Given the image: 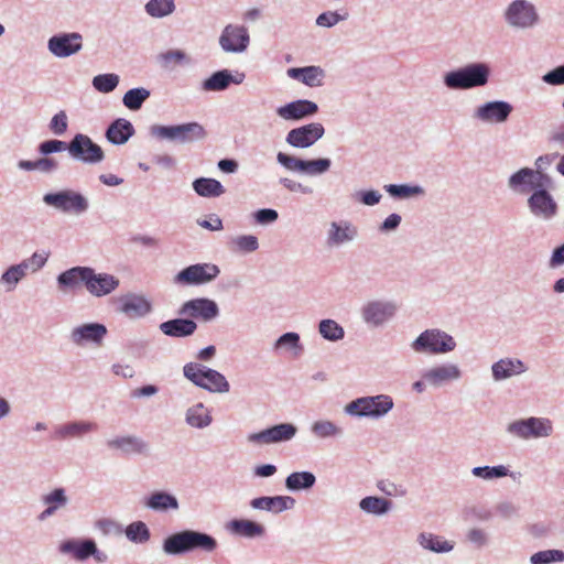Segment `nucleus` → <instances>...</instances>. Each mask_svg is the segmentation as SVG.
Wrapping results in <instances>:
<instances>
[{
  "label": "nucleus",
  "instance_id": "72a5a7b5",
  "mask_svg": "<svg viewBox=\"0 0 564 564\" xmlns=\"http://www.w3.org/2000/svg\"><path fill=\"white\" fill-rule=\"evenodd\" d=\"M230 529L234 533L247 538L261 536L264 533V528L251 520H234L230 522Z\"/></svg>",
  "mask_w": 564,
  "mask_h": 564
},
{
  "label": "nucleus",
  "instance_id": "473e14b6",
  "mask_svg": "<svg viewBox=\"0 0 564 564\" xmlns=\"http://www.w3.org/2000/svg\"><path fill=\"white\" fill-rule=\"evenodd\" d=\"M193 188L203 197H218L225 193V188L221 183L215 178H197L193 183Z\"/></svg>",
  "mask_w": 564,
  "mask_h": 564
},
{
  "label": "nucleus",
  "instance_id": "1a4fd4ad",
  "mask_svg": "<svg viewBox=\"0 0 564 564\" xmlns=\"http://www.w3.org/2000/svg\"><path fill=\"white\" fill-rule=\"evenodd\" d=\"M218 274L219 269L215 264H193L178 272L175 281L186 285L203 284L214 280Z\"/></svg>",
  "mask_w": 564,
  "mask_h": 564
},
{
  "label": "nucleus",
  "instance_id": "13d9d810",
  "mask_svg": "<svg viewBox=\"0 0 564 564\" xmlns=\"http://www.w3.org/2000/svg\"><path fill=\"white\" fill-rule=\"evenodd\" d=\"M338 431L339 430L328 421H318L313 425V432L319 437L336 435Z\"/></svg>",
  "mask_w": 564,
  "mask_h": 564
},
{
  "label": "nucleus",
  "instance_id": "774afa93",
  "mask_svg": "<svg viewBox=\"0 0 564 564\" xmlns=\"http://www.w3.org/2000/svg\"><path fill=\"white\" fill-rule=\"evenodd\" d=\"M562 263H564V245L554 250L550 261L551 267H557Z\"/></svg>",
  "mask_w": 564,
  "mask_h": 564
},
{
  "label": "nucleus",
  "instance_id": "0eeeda50",
  "mask_svg": "<svg viewBox=\"0 0 564 564\" xmlns=\"http://www.w3.org/2000/svg\"><path fill=\"white\" fill-rule=\"evenodd\" d=\"M67 150L74 159L90 164L102 161L105 156L102 149L94 143L88 135L82 133L74 137L68 143Z\"/></svg>",
  "mask_w": 564,
  "mask_h": 564
},
{
  "label": "nucleus",
  "instance_id": "8fccbe9b",
  "mask_svg": "<svg viewBox=\"0 0 564 564\" xmlns=\"http://www.w3.org/2000/svg\"><path fill=\"white\" fill-rule=\"evenodd\" d=\"M564 561V552L558 550H546L534 553L531 556L532 564H549Z\"/></svg>",
  "mask_w": 564,
  "mask_h": 564
},
{
  "label": "nucleus",
  "instance_id": "423d86ee",
  "mask_svg": "<svg viewBox=\"0 0 564 564\" xmlns=\"http://www.w3.org/2000/svg\"><path fill=\"white\" fill-rule=\"evenodd\" d=\"M156 137L178 141L182 143L194 142L206 137L204 127L197 122H188L177 126H159L154 129Z\"/></svg>",
  "mask_w": 564,
  "mask_h": 564
},
{
  "label": "nucleus",
  "instance_id": "bb28decb",
  "mask_svg": "<svg viewBox=\"0 0 564 564\" xmlns=\"http://www.w3.org/2000/svg\"><path fill=\"white\" fill-rule=\"evenodd\" d=\"M120 310L130 317H138L147 314L151 305L142 296L127 295L120 299Z\"/></svg>",
  "mask_w": 564,
  "mask_h": 564
},
{
  "label": "nucleus",
  "instance_id": "2f4dec72",
  "mask_svg": "<svg viewBox=\"0 0 564 564\" xmlns=\"http://www.w3.org/2000/svg\"><path fill=\"white\" fill-rule=\"evenodd\" d=\"M459 377V370L456 366H441L429 370L424 379L431 384L438 386L445 381L454 380Z\"/></svg>",
  "mask_w": 564,
  "mask_h": 564
},
{
  "label": "nucleus",
  "instance_id": "2eb2a0df",
  "mask_svg": "<svg viewBox=\"0 0 564 564\" xmlns=\"http://www.w3.org/2000/svg\"><path fill=\"white\" fill-rule=\"evenodd\" d=\"M217 304L208 299H195L185 302L180 311V314L186 315L193 318H202L204 321H210L218 315Z\"/></svg>",
  "mask_w": 564,
  "mask_h": 564
},
{
  "label": "nucleus",
  "instance_id": "864d4df0",
  "mask_svg": "<svg viewBox=\"0 0 564 564\" xmlns=\"http://www.w3.org/2000/svg\"><path fill=\"white\" fill-rule=\"evenodd\" d=\"M29 268L26 262H22L18 265H12L2 275V280L9 284H17L24 275L25 271Z\"/></svg>",
  "mask_w": 564,
  "mask_h": 564
},
{
  "label": "nucleus",
  "instance_id": "f704fd0d",
  "mask_svg": "<svg viewBox=\"0 0 564 564\" xmlns=\"http://www.w3.org/2000/svg\"><path fill=\"white\" fill-rule=\"evenodd\" d=\"M97 429V425L89 422H74L61 426L56 431L58 438L78 437Z\"/></svg>",
  "mask_w": 564,
  "mask_h": 564
},
{
  "label": "nucleus",
  "instance_id": "de8ad7c7",
  "mask_svg": "<svg viewBox=\"0 0 564 564\" xmlns=\"http://www.w3.org/2000/svg\"><path fill=\"white\" fill-rule=\"evenodd\" d=\"M119 84V77L116 74L97 75L93 79L94 87L100 93H110Z\"/></svg>",
  "mask_w": 564,
  "mask_h": 564
},
{
  "label": "nucleus",
  "instance_id": "ddd939ff",
  "mask_svg": "<svg viewBox=\"0 0 564 564\" xmlns=\"http://www.w3.org/2000/svg\"><path fill=\"white\" fill-rule=\"evenodd\" d=\"M220 46L226 52H242L249 44L247 29L239 25H227L219 39Z\"/></svg>",
  "mask_w": 564,
  "mask_h": 564
},
{
  "label": "nucleus",
  "instance_id": "4c0bfd02",
  "mask_svg": "<svg viewBox=\"0 0 564 564\" xmlns=\"http://www.w3.org/2000/svg\"><path fill=\"white\" fill-rule=\"evenodd\" d=\"M315 484V476L308 471L293 473L288 476L285 485L290 490L311 488Z\"/></svg>",
  "mask_w": 564,
  "mask_h": 564
},
{
  "label": "nucleus",
  "instance_id": "9d476101",
  "mask_svg": "<svg viewBox=\"0 0 564 564\" xmlns=\"http://www.w3.org/2000/svg\"><path fill=\"white\" fill-rule=\"evenodd\" d=\"M509 431L523 438L549 436L552 423L546 419L530 417L513 422L509 425Z\"/></svg>",
  "mask_w": 564,
  "mask_h": 564
},
{
  "label": "nucleus",
  "instance_id": "5fc2aeb1",
  "mask_svg": "<svg viewBox=\"0 0 564 564\" xmlns=\"http://www.w3.org/2000/svg\"><path fill=\"white\" fill-rule=\"evenodd\" d=\"M508 473V469L505 466H496V467H475L473 469V474L477 477H482L486 479L503 477Z\"/></svg>",
  "mask_w": 564,
  "mask_h": 564
},
{
  "label": "nucleus",
  "instance_id": "49530a36",
  "mask_svg": "<svg viewBox=\"0 0 564 564\" xmlns=\"http://www.w3.org/2000/svg\"><path fill=\"white\" fill-rule=\"evenodd\" d=\"M126 535L130 541L142 543L149 540L150 532L145 523L137 521L127 527Z\"/></svg>",
  "mask_w": 564,
  "mask_h": 564
},
{
  "label": "nucleus",
  "instance_id": "79ce46f5",
  "mask_svg": "<svg viewBox=\"0 0 564 564\" xmlns=\"http://www.w3.org/2000/svg\"><path fill=\"white\" fill-rule=\"evenodd\" d=\"M420 543L423 547L434 552H448L453 549V544L448 541H443L440 536L431 533H422L420 535Z\"/></svg>",
  "mask_w": 564,
  "mask_h": 564
},
{
  "label": "nucleus",
  "instance_id": "ea45409f",
  "mask_svg": "<svg viewBox=\"0 0 564 564\" xmlns=\"http://www.w3.org/2000/svg\"><path fill=\"white\" fill-rule=\"evenodd\" d=\"M150 91L145 88H133L128 90L123 96V105L130 110H138L142 104L149 98Z\"/></svg>",
  "mask_w": 564,
  "mask_h": 564
},
{
  "label": "nucleus",
  "instance_id": "b1692460",
  "mask_svg": "<svg viewBox=\"0 0 564 564\" xmlns=\"http://www.w3.org/2000/svg\"><path fill=\"white\" fill-rule=\"evenodd\" d=\"M394 310L390 303L371 302L364 308V317L368 323L378 325L390 318Z\"/></svg>",
  "mask_w": 564,
  "mask_h": 564
},
{
  "label": "nucleus",
  "instance_id": "f8f14e48",
  "mask_svg": "<svg viewBox=\"0 0 564 564\" xmlns=\"http://www.w3.org/2000/svg\"><path fill=\"white\" fill-rule=\"evenodd\" d=\"M82 40L79 33L55 35L48 40V50L57 57H67L82 48Z\"/></svg>",
  "mask_w": 564,
  "mask_h": 564
},
{
  "label": "nucleus",
  "instance_id": "dca6fc26",
  "mask_svg": "<svg viewBox=\"0 0 564 564\" xmlns=\"http://www.w3.org/2000/svg\"><path fill=\"white\" fill-rule=\"evenodd\" d=\"M296 427L290 423H282L250 435L249 440L260 444L278 443L291 440Z\"/></svg>",
  "mask_w": 564,
  "mask_h": 564
},
{
  "label": "nucleus",
  "instance_id": "a19ab883",
  "mask_svg": "<svg viewBox=\"0 0 564 564\" xmlns=\"http://www.w3.org/2000/svg\"><path fill=\"white\" fill-rule=\"evenodd\" d=\"M44 502L48 505V507L41 513V520L52 516L59 506H64L66 503L64 490L62 488L55 489L44 497Z\"/></svg>",
  "mask_w": 564,
  "mask_h": 564
},
{
  "label": "nucleus",
  "instance_id": "f03ea898",
  "mask_svg": "<svg viewBox=\"0 0 564 564\" xmlns=\"http://www.w3.org/2000/svg\"><path fill=\"white\" fill-rule=\"evenodd\" d=\"M184 376L196 386L209 391L227 392L229 390V383L221 373L199 364H187L184 367Z\"/></svg>",
  "mask_w": 564,
  "mask_h": 564
},
{
  "label": "nucleus",
  "instance_id": "e2e57ef3",
  "mask_svg": "<svg viewBox=\"0 0 564 564\" xmlns=\"http://www.w3.org/2000/svg\"><path fill=\"white\" fill-rule=\"evenodd\" d=\"M67 145L64 141L59 140H48L40 145V152L43 154H50L53 152H58L67 149Z\"/></svg>",
  "mask_w": 564,
  "mask_h": 564
},
{
  "label": "nucleus",
  "instance_id": "c9c22d12",
  "mask_svg": "<svg viewBox=\"0 0 564 564\" xmlns=\"http://www.w3.org/2000/svg\"><path fill=\"white\" fill-rule=\"evenodd\" d=\"M62 551L73 553L77 560H85L97 551L94 541L87 540L84 542H66L62 545Z\"/></svg>",
  "mask_w": 564,
  "mask_h": 564
},
{
  "label": "nucleus",
  "instance_id": "cd10ccee",
  "mask_svg": "<svg viewBox=\"0 0 564 564\" xmlns=\"http://www.w3.org/2000/svg\"><path fill=\"white\" fill-rule=\"evenodd\" d=\"M288 75L294 79L302 80L305 85L316 87L322 85L323 69L317 66H307L303 68H290Z\"/></svg>",
  "mask_w": 564,
  "mask_h": 564
},
{
  "label": "nucleus",
  "instance_id": "4468645a",
  "mask_svg": "<svg viewBox=\"0 0 564 564\" xmlns=\"http://www.w3.org/2000/svg\"><path fill=\"white\" fill-rule=\"evenodd\" d=\"M550 183V178L531 169H522L510 177V186L513 188L521 187L522 192L530 189H541Z\"/></svg>",
  "mask_w": 564,
  "mask_h": 564
},
{
  "label": "nucleus",
  "instance_id": "393cba45",
  "mask_svg": "<svg viewBox=\"0 0 564 564\" xmlns=\"http://www.w3.org/2000/svg\"><path fill=\"white\" fill-rule=\"evenodd\" d=\"M197 328L195 322L191 319H171L160 325V329L167 336L184 337L192 335Z\"/></svg>",
  "mask_w": 564,
  "mask_h": 564
},
{
  "label": "nucleus",
  "instance_id": "39448f33",
  "mask_svg": "<svg viewBox=\"0 0 564 564\" xmlns=\"http://www.w3.org/2000/svg\"><path fill=\"white\" fill-rule=\"evenodd\" d=\"M455 345L453 337L446 333L438 329H429L416 338L413 348L419 352L442 354L452 351Z\"/></svg>",
  "mask_w": 564,
  "mask_h": 564
},
{
  "label": "nucleus",
  "instance_id": "0e129e2a",
  "mask_svg": "<svg viewBox=\"0 0 564 564\" xmlns=\"http://www.w3.org/2000/svg\"><path fill=\"white\" fill-rule=\"evenodd\" d=\"M161 59L164 66L169 67L171 65L180 64L185 59V54L182 51H169L161 54Z\"/></svg>",
  "mask_w": 564,
  "mask_h": 564
},
{
  "label": "nucleus",
  "instance_id": "9b49d317",
  "mask_svg": "<svg viewBox=\"0 0 564 564\" xmlns=\"http://www.w3.org/2000/svg\"><path fill=\"white\" fill-rule=\"evenodd\" d=\"M324 134L322 123L312 122L300 128L292 129L286 135V142L295 148H308Z\"/></svg>",
  "mask_w": 564,
  "mask_h": 564
},
{
  "label": "nucleus",
  "instance_id": "f3484780",
  "mask_svg": "<svg viewBox=\"0 0 564 564\" xmlns=\"http://www.w3.org/2000/svg\"><path fill=\"white\" fill-rule=\"evenodd\" d=\"M507 20L510 24L521 28L531 26L536 20L533 6L524 0H516L507 11Z\"/></svg>",
  "mask_w": 564,
  "mask_h": 564
},
{
  "label": "nucleus",
  "instance_id": "338daca9",
  "mask_svg": "<svg viewBox=\"0 0 564 564\" xmlns=\"http://www.w3.org/2000/svg\"><path fill=\"white\" fill-rule=\"evenodd\" d=\"M278 218V213L274 209H260L256 214V219L258 223H271Z\"/></svg>",
  "mask_w": 564,
  "mask_h": 564
},
{
  "label": "nucleus",
  "instance_id": "58836bf2",
  "mask_svg": "<svg viewBox=\"0 0 564 564\" xmlns=\"http://www.w3.org/2000/svg\"><path fill=\"white\" fill-rule=\"evenodd\" d=\"M359 506L368 513L382 514L390 509L391 502L384 498L366 497L361 499Z\"/></svg>",
  "mask_w": 564,
  "mask_h": 564
},
{
  "label": "nucleus",
  "instance_id": "c85d7f7f",
  "mask_svg": "<svg viewBox=\"0 0 564 564\" xmlns=\"http://www.w3.org/2000/svg\"><path fill=\"white\" fill-rule=\"evenodd\" d=\"M90 274V268L87 267H75L72 268L58 276V283L62 286H68L75 289L82 284L86 286L87 279Z\"/></svg>",
  "mask_w": 564,
  "mask_h": 564
},
{
  "label": "nucleus",
  "instance_id": "a18cd8bd",
  "mask_svg": "<svg viewBox=\"0 0 564 564\" xmlns=\"http://www.w3.org/2000/svg\"><path fill=\"white\" fill-rule=\"evenodd\" d=\"M230 82L231 75L227 70H220L204 82V89L210 91L223 90L228 87Z\"/></svg>",
  "mask_w": 564,
  "mask_h": 564
},
{
  "label": "nucleus",
  "instance_id": "a878e982",
  "mask_svg": "<svg viewBox=\"0 0 564 564\" xmlns=\"http://www.w3.org/2000/svg\"><path fill=\"white\" fill-rule=\"evenodd\" d=\"M134 129L130 121L126 119H117L113 121L107 132V139L113 144H123L133 134Z\"/></svg>",
  "mask_w": 564,
  "mask_h": 564
},
{
  "label": "nucleus",
  "instance_id": "a211bd4d",
  "mask_svg": "<svg viewBox=\"0 0 564 564\" xmlns=\"http://www.w3.org/2000/svg\"><path fill=\"white\" fill-rule=\"evenodd\" d=\"M90 276L87 279L86 289L96 296L107 295L119 285V280L107 273H96L90 269Z\"/></svg>",
  "mask_w": 564,
  "mask_h": 564
},
{
  "label": "nucleus",
  "instance_id": "6e6552de",
  "mask_svg": "<svg viewBox=\"0 0 564 564\" xmlns=\"http://www.w3.org/2000/svg\"><path fill=\"white\" fill-rule=\"evenodd\" d=\"M44 202L65 213L80 214L88 207L86 198L75 192L64 191L55 194H46Z\"/></svg>",
  "mask_w": 564,
  "mask_h": 564
},
{
  "label": "nucleus",
  "instance_id": "052dcab7",
  "mask_svg": "<svg viewBox=\"0 0 564 564\" xmlns=\"http://www.w3.org/2000/svg\"><path fill=\"white\" fill-rule=\"evenodd\" d=\"M344 19L345 17L339 15L337 12L327 11L317 17L316 23L319 26L330 28Z\"/></svg>",
  "mask_w": 564,
  "mask_h": 564
},
{
  "label": "nucleus",
  "instance_id": "69168bd1",
  "mask_svg": "<svg viewBox=\"0 0 564 564\" xmlns=\"http://www.w3.org/2000/svg\"><path fill=\"white\" fill-rule=\"evenodd\" d=\"M543 80L550 85H563L564 84V65L558 66L555 69L545 74L543 76Z\"/></svg>",
  "mask_w": 564,
  "mask_h": 564
},
{
  "label": "nucleus",
  "instance_id": "e433bc0d",
  "mask_svg": "<svg viewBox=\"0 0 564 564\" xmlns=\"http://www.w3.org/2000/svg\"><path fill=\"white\" fill-rule=\"evenodd\" d=\"M186 421L191 426L205 427L212 422L208 410L203 404H196L187 411Z\"/></svg>",
  "mask_w": 564,
  "mask_h": 564
},
{
  "label": "nucleus",
  "instance_id": "6e6d98bb",
  "mask_svg": "<svg viewBox=\"0 0 564 564\" xmlns=\"http://www.w3.org/2000/svg\"><path fill=\"white\" fill-rule=\"evenodd\" d=\"M234 243L240 251L252 252L259 247L258 239L254 236L246 235L235 238Z\"/></svg>",
  "mask_w": 564,
  "mask_h": 564
},
{
  "label": "nucleus",
  "instance_id": "3c124183",
  "mask_svg": "<svg viewBox=\"0 0 564 564\" xmlns=\"http://www.w3.org/2000/svg\"><path fill=\"white\" fill-rule=\"evenodd\" d=\"M354 235H355V230L351 229L349 226L341 228L336 223H333L332 230L329 234V240L333 243L339 245L345 241L351 240Z\"/></svg>",
  "mask_w": 564,
  "mask_h": 564
},
{
  "label": "nucleus",
  "instance_id": "20e7f679",
  "mask_svg": "<svg viewBox=\"0 0 564 564\" xmlns=\"http://www.w3.org/2000/svg\"><path fill=\"white\" fill-rule=\"evenodd\" d=\"M393 401L389 395L365 397L357 399L346 406L349 414L359 416H381L390 411Z\"/></svg>",
  "mask_w": 564,
  "mask_h": 564
},
{
  "label": "nucleus",
  "instance_id": "4d7b16f0",
  "mask_svg": "<svg viewBox=\"0 0 564 564\" xmlns=\"http://www.w3.org/2000/svg\"><path fill=\"white\" fill-rule=\"evenodd\" d=\"M276 159H278V162L280 164H282L285 169H288L290 171L302 172V167L304 165V160L288 155L283 152H279L276 155Z\"/></svg>",
  "mask_w": 564,
  "mask_h": 564
},
{
  "label": "nucleus",
  "instance_id": "603ef678",
  "mask_svg": "<svg viewBox=\"0 0 564 564\" xmlns=\"http://www.w3.org/2000/svg\"><path fill=\"white\" fill-rule=\"evenodd\" d=\"M330 166V161L328 159H317L311 161H304V165L302 167V172L316 175L326 172Z\"/></svg>",
  "mask_w": 564,
  "mask_h": 564
},
{
  "label": "nucleus",
  "instance_id": "09e8293b",
  "mask_svg": "<svg viewBox=\"0 0 564 564\" xmlns=\"http://www.w3.org/2000/svg\"><path fill=\"white\" fill-rule=\"evenodd\" d=\"M319 333L329 340H337L344 337V329L333 319H324L319 323Z\"/></svg>",
  "mask_w": 564,
  "mask_h": 564
},
{
  "label": "nucleus",
  "instance_id": "f257e3e1",
  "mask_svg": "<svg viewBox=\"0 0 564 564\" xmlns=\"http://www.w3.org/2000/svg\"><path fill=\"white\" fill-rule=\"evenodd\" d=\"M217 541L206 533L185 530L169 536L163 549L169 554H180L191 551L213 552Z\"/></svg>",
  "mask_w": 564,
  "mask_h": 564
},
{
  "label": "nucleus",
  "instance_id": "c756f323",
  "mask_svg": "<svg viewBox=\"0 0 564 564\" xmlns=\"http://www.w3.org/2000/svg\"><path fill=\"white\" fill-rule=\"evenodd\" d=\"M107 445L126 454H141L147 448V444L135 436L117 437L108 441Z\"/></svg>",
  "mask_w": 564,
  "mask_h": 564
},
{
  "label": "nucleus",
  "instance_id": "6ab92c4d",
  "mask_svg": "<svg viewBox=\"0 0 564 564\" xmlns=\"http://www.w3.org/2000/svg\"><path fill=\"white\" fill-rule=\"evenodd\" d=\"M317 105L310 100H296L285 106L279 107L278 115L285 120H299L316 113Z\"/></svg>",
  "mask_w": 564,
  "mask_h": 564
},
{
  "label": "nucleus",
  "instance_id": "bf43d9fd",
  "mask_svg": "<svg viewBox=\"0 0 564 564\" xmlns=\"http://www.w3.org/2000/svg\"><path fill=\"white\" fill-rule=\"evenodd\" d=\"M67 116L64 111H59L58 113H56L52 120H51V123H50V129L55 133V134H63L66 130H67Z\"/></svg>",
  "mask_w": 564,
  "mask_h": 564
},
{
  "label": "nucleus",
  "instance_id": "c03bdc74",
  "mask_svg": "<svg viewBox=\"0 0 564 564\" xmlns=\"http://www.w3.org/2000/svg\"><path fill=\"white\" fill-rule=\"evenodd\" d=\"M175 6L173 0H150L147 6V12L154 18H162L173 12Z\"/></svg>",
  "mask_w": 564,
  "mask_h": 564
},
{
  "label": "nucleus",
  "instance_id": "680f3d73",
  "mask_svg": "<svg viewBox=\"0 0 564 564\" xmlns=\"http://www.w3.org/2000/svg\"><path fill=\"white\" fill-rule=\"evenodd\" d=\"M299 340H300V337L296 333H286L284 335H282L276 344H275V348H282V347H289L291 349H301L300 346H299Z\"/></svg>",
  "mask_w": 564,
  "mask_h": 564
},
{
  "label": "nucleus",
  "instance_id": "7ed1b4c3",
  "mask_svg": "<svg viewBox=\"0 0 564 564\" xmlns=\"http://www.w3.org/2000/svg\"><path fill=\"white\" fill-rule=\"evenodd\" d=\"M489 69L485 64H471L445 76V84L453 89L482 86L488 82Z\"/></svg>",
  "mask_w": 564,
  "mask_h": 564
},
{
  "label": "nucleus",
  "instance_id": "412c9836",
  "mask_svg": "<svg viewBox=\"0 0 564 564\" xmlns=\"http://www.w3.org/2000/svg\"><path fill=\"white\" fill-rule=\"evenodd\" d=\"M106 334L107 329L101 324H85L72 332V339L77 345L85 343L100 344Z\"/></svg>",
  "mask_w": 564,
  "mask_h": 564
},
{
  "label": "nucleus",
  "instance_id": "5701e85b",
  "mask_svg": "<svg viewBox=\"0 0 564 564\" xmlns=\"http://www.w3.org/2000/svg\"><path fill=\"white\" fill-rule=\"evenodd\" d=\"M294 502L295 500L292 497L288 496L260 497L254 498L251 501V506L254 509H261L278 513L293 507Z\"/></svg>",
  "mask_w": 564,
  "mask_h": 564
},
{
  "label": "nucleus",
  "instance_id": "aec40b11",
  "mask_svg": "<svg viewBox=\"0 0 564 564\" xmlns=\"http://www.w3.org/2000/svg\"><path fill=\"white\" fill-rule=\"evenodd\" d=\"M511 111V105L506 101H490L478 108L477 117L482 121L503 122Z\"/></svg>",
  "mask_w": 564,
  "mask_h": 564
},
{
  "label": "nucleus",
  "instance_id": "4be33fe9",
  "mask_svg": "<svg viewBox=\"0 0 564 564\" xmlns=\"http://www.w3.org/2000/svg\"><path fill=\"white\" fill-rule=\"evenodd\" d=\"M529 206L533 214L549 218L556 212V204L543 188L536 191L529 199Z\"/></svg>",
  "mask_w": 564,
  "mask_h": 564
},
{
  "label": "nucleus",
  "instance_id": "7c9ffc66",
  "mask_svg": "<svg viewBox=\"0 0 564 564\" xmlns=\"http://www.w3.org/2000/svg\"><path fill=\"white\" fill-rule=\"evenodd\" d=\"M523 371L524 365L518 359H501L492 366V375L496 380L506 379Z\"/></svg>",
  "mask_w": 564,
  "mask_h": 564
},
{
  "label": "nucleus",
  "instance_id": "37998d69",
  "mask_svg": "<svg viewBox=\"0 0 564 564\" xmlns=\"http://www.w3.org/2000/svg\"><path fill=\"white\" fill-rule=\"evenodd\" d=\"M148 507L154 509V510H166L169 508L176 509L177 508V500L165 492H155L153 494L149 500H148Z\"/></svg>",
  "mask_w": 564,
  "mask_h": 564
}]
</instances>
